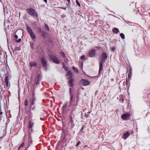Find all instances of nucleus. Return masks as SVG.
<instances>
[{
	"instance_id": "f257e3e1",
	"label": "nucleus",
	"mask_w": 150,
	"mask_h": 150,
	"mask_svg": "<svg viewBox=\"0 0 150 150\" xmlns=\"http://www.w3.org/2000/svg\"><path fill=\"white\" fill-rule=\"evenodd\" d=\"M28 32L30 34V36L32 40H34L36 38V35L33 32L32 29L28 25L26 26Z\"/></svg>"
},
{
	"instance_id": "f03ea898",
	"label": "nucleus",
	"mask_w": 150,
	"mask_h": 150,
	"mask_svg": "<svg viewBox=\"0 0 150 150\" xmlns=\"http://www.w3.org/2000/svg\"><path fill=\"white\" fill-rule=\"evenodd\" d=\"M26 11L31 16L37 17L38 15L35 10L32 8H29L26 10Z\"/></svg>"
},
{
	"instance_id": "7ed1b4c3",
	"label": "nucleus",
	"mask_w": 150,
	"mask_h": 150,
	"mask_svg": "<svg viewBox=\"0 0 150 150\" xmlns=\"http://www.w3.org/2000/svg\"><path fill=\"white\" fill-rule=\"evenodd\" d=\"M49 57L50 59L54 63L57 64H59L60 62L59 60L54 55L52 54H49Z\"/></svg>"
},
{
	"instance_id": "20e7f679",
	"label": "nucleus",
	"mask_w": 150,
	"mask_h": 150,
	"mask_svg": "<svg viewBox=\"0 0 150 150\" xmlns=\"http://www.w3.org/2000/svg\"><path fill=\"white\" fill-rule=\"evenodd\" d=\"M37 100V99L35 96L34 93H33V96L29 100L30 105H34Z\"/></svg>"
},
{
	"instance_id": "39448f33",
	"label": "nucleus",
	"mask_w": 150,
	"mask_h": 150,
	"mask_svg": "<svg viewBox=\"0 0 150 150\" xmlns=\"http://www.w3.org/2000/svg\"><path fill=\"white\" fill-rule=\"evenodd\" d=\"M67 105V103L64 104L62 107V115H65L68 112V109L66 108Z\"/></svg>"
},
{
	"instance_id": "423d86ee",
	"label": "nucleus",
	"mask_w": 150,
	"mask_h": 150,
	"mask_svg": "<svg viewBox=\"0 0 150 150\" xmlns=\"http://www.w3.org/2000/svg\"><path fill=\"white\" fill-rule=\"evenodd\" d=\"M34 122L30 120L28 122V131L29 132H32L33 131L32 127L34 125Z\"/></svg>"
},
{
	"instance_id": "0eeeda50",
	"label": "nucleus",
	"mask_w": 150,
	"mask_h": 150,
	"mask_svg": "<svg viewBox=\"0 0 150 150\" xmlns=\"http://www.w3.org/2000/svg\"><path fill=\"white\" fill-rule=\"evenodd\" d=\"M101 61L102 62H104L107 58V56L105 52L103 53L100 56Z\"/></svg>"
},
{
	"instance_id": "6e6552de",
	"label": "nucleus",
	"mask_w": 150,
	"mask_h": 150,
	"mask_svg": "<svg viewBox=\"0 0 150 150\" xmlns=\"http://www.w3.org/2000/svg\"><path fill=\"white\" fill-rule=\"evenodd\" d=\"M81 84L83 86H88L90 84V82L89 81L85 79H82L81 81Z\"/></svg>"
},
{
	"instance_id": "1a4fd4ad",
	"label": "nucleus",
	"mask_w": 150,
	"mask_h": 150,
	"mask_svg": "<svg viewBox=\"0 0 150 150\" xmlns=\"http://www.w3.org/2000/svg\"><path fill=\"white\" fill-rule=\"evenodd\" d=\"M75 111L73 110L69 113V120H73V119L74 118L75 115H74Z\"/></svg>"
},
{
	"instance_id": "9d476101",
	"label": "nucleus",
	"mask_w": 150,
	"mask_h": 150,
	"mask_svg": "<svg viewBox=\"0 0 150 150\" xmlns=\"http://www.w3.org/2000/svg\"><path fill=\"white\" fill-rule=\"evenodd\" d=\"M95 49H92L89 51L88 55L89 57H92L95 56Z\"/></svg>"
},
{
	"instance_id": "9b49d317",
	"label": "nucleus",
	"mask_w": 150,
	"mask_h": 150,
	"mask_svg": "<svg viewBox=\"0 0 150 150\" xmlns=\"http://www.w3.org/2000/svg\"><path fill=\"white\" fill-rule=\"evenodd\" d=\"M130 116V115L129 113H125L122 115L121 118L123 120H125L128 119V117H129Z\"/></svg>"
},
{
	"instance_id": "f8f14e48",
	"label": "nucleus",
	"mask_w": 150,
	"mask_h": 150,
	"mask_svg": "<svg viewBox=\"0 0 150 150\" xmlns=\"http://www.w3.org/2000/svg\"><path fill=\"white\" fill-rule=\"evenodd\" d=\"M11 77L10 76H6L5 78V81L6 83V86L8 87L10 86V83L8 81V80L10 79Z\"/></svg>"
},
{
	"instance_id": "ddd939ff",
	"label": "nucleus",
	"mask_w": 150,
	"mask_h": 150,
	"mask_svg": "<svg viewBox=\"0 0 150 150\" xmlns=\"http://www.w3.org/2000/svg\"><path fill=\"white\" fill-rule=\"evenodd\" d=\"M26 113V117L28 118V119H30L31 117H32V112L30 111V110H27V109L26 111H25Z\"/></svg>"
},
{
	"instance_id": "4468645a",
	"label": "nucleus",
	"mask_w": 150,
	"mask_h": 150,
	"mask_svg": "<svg viewBox=\"0 0 150 150\" xmlns=\"http://www.w3.org/2000/svg\"><path fill=\"white\" fill-rule=\"evenodd\" d=\"M70 93L71 96L70 97V101L69 103V107L71 106V104L72 103L73 98V95L71 93V88H69Z\"/></svg>"
},
{
	"instance_id": "2eb2a0df",
	"label": "nucleus",
	"mask_w": 150,
	"mask_h": 150,
	"mask_svg": "<svg viewBox=\"0 0 150 150\" xmlns=\"http://www.w3.org/2000/svg\"><path fill=\"white\" fill-rule=\"evenodd\" d=\"M41 61L42 66L44 67H46L47 65V63L44 57L41 58Z\"/></svg>"
},
{
	"instance_id": "dca6fc26",
	"label": "nucleus",
	"mask_w": 150,
	"mask_h": 150,
	"mask_svg": "<svg viewBox=\"0 0 150 150\" xmlns=\"http://www.w3.org/2000/svg\"><path fill=\"white\" fill-rule=\"evenodd\" d=\"M132 75V69L131 67H130L129 69V73L128 74V79H129V80H130L131 79V76Z\"/></svg>"
},
{
	"instance_id": "f3484780",
	"label": "nucleus",
	"mask_w": 150,
	"mask_h": 150,
	"mask_svg": "<svg viewBox=\"0 0 150 150\" xmlns=\"http://www.w3.org/2000/svg\"><path fill=\"white\" fill-rule=\"evenodd\" d=\"M129 132H127L125 133L123 135V139L125 140L126 139L129 137Z\"/></svg>"
},
{
	"instance_id": "a211bd4d",
	"label": "nucleus",
	"mask_w": 150,
	"mask_h": 150,
	"mask_svg": "<svg viewBox=\"0 0 150 150\" xmlns=\"http://www.w3.org/2000/svg\"><path fill=\"white\" fill-rule=\"evenodd\" d=\"M28 104V102L27 99H26L24 101V105H25V110L26 111L28 108L27 106Z\"/></svg>"
},
{
	"instance_id": "6ab92c4d",
	"label": "nucleus",
	"mask_w": 150,
	"mask_h": 150,
	"mask_svg": "<svg viewBox=\"0 0 150 150\" xmlns=\"http://www.w3.org/2000/svg\"><path fill=\"white\" fill-rule=\"evenodd\" d=\"M74 80L73 79H71L69 81V85L70 86L72 87L73 86Z\"/></svg>"
},
{
	"instance_id": "aec40b11",
	"label": "nucleus",
	"mask_w": 150,
	"mask_h": 150,
	"mask_svg": "<svg viewBox=\"0 0 150 150\" xmlns=\"http://www.w3.org/2000/svg\"><path fill=\"white\" fill-rule=\"evenodd\" d=\"M29 64L30 67H34L37 66V63L35 62H30Z\"/></svg>"
},
{
	"instance_id": "412c9836",
	"label": "nucleus",
	"mask_w": 150,
	"mask_h": 150,
	"mask_svg": "<svg viewBox=\"0 0 150 150\" xmlns=\"http://www.w3.org/2000/svg\"><path fill=\"white\" fill-rule=\"evenodd\" d=\"M112 31L113 33L115 34H117L119 32L118 29L116 28H113L112 30Z\"/></svg>"
},
{
	"instance_id": "4be33fe9",
	"label": "nucleus",
	"mask_w": 150,
	"mask_h": 150,
	"mask_svg": "<svg viewBox=\"0 0 150 150\" xmlns=\"http://www.w3.org/2000/svg\"><path fill=\"white\" fill-rule=\"evenodd\" d=\"M67 76H69V77L68 78V79H71L72 77V74L71 72L70 71H69L67 73Z\"/></svg>"
},
{
	"instance_id": "5701e85b",
	"label": "nucleus",
	"mask_w": 150,
	"mask_h": 150,
	"mask_svg": "<svg viewBox=\"0 0 150 150\" xmlns=\"http://www.w3.org/2000/svg\"><path fill=\"white\" fill-rule=\"evenodd\" d=\"M103 67V62H101L99 64V73H100L102 70Z\"/></svg>"
},
{
	"instance_id": "b1692460",
	"label": "nucleus",
	"mask_w": 150,
	"mask_h": 150,
	"mask_svg": "<svg viewBox=\"0 0 150 150\" xmlns=\"http://www.w3.org/2000/svg\"><path fill=\"white\" fill-rule=\"evenodd\" d=\"M32 139L31 138V137H29L28 139V146L27 148H28L30 146V144H32Z\"/></svg>"
},
{
	"instance_id": "393cba45",
	"label": "nucleus",
	"mask_w": 150,
	"mask_h": 150,
	"mask_svg": "<svg viewBox=\"0 0 150 150\" xmlns=\"http://www.w3.org/2000/svg\"><path fill=\"white\" fill-rule=\"evenodd\" d=\"M85 127H86V126L84 125H83L82 126V127H81L80 129V131L79 133L80 134H81L83 132V130L84 128Z\"/></svg>"
},
{
	"instance_id": "a878e982",
	"label": "nucleus",
	"mask_w": 150,
	"mask_h": 150,
	"mask_svg": "<svg viewBox=\"0 0 150 150\" xmlns=\"http://www.w3.org/2000/svg\"><path fill=\"white\" fill-rule=\"evenodd\" d=\"M42 34L43 38L45 39L46 38V35L48 34V33L44 31H42Z\"/></svg>"
},
{
	"instance_id": "bb28decb",
	"label": "nucleus",
	"mask_w": 150,
	"mask_h": 150,
	"mask_svg": "<svg viewBox=\"0 0 150 150\" xmlns=\"http://www.w3.org/2000/svg\"><path fill=\"white\" fill-rule=\"evenodd\" d=\"M69 122L71 123V128H73L75 125L73 122V120H69Z\"/></svg>"
},
{
	"instance_id": "cd10ccee",
	"label": "nucleus",
	"mask_w": 150,
	"mask_h": 150,
	"mask_svg": "<svg viewBox=\"0 0 150 150\" xmlns=\"http://www.w3.org/2000/svg\"><path fill=\"white\" fill-rule=\"evenodd\" d=\"M25 145L24 140H23V142L20 145L18 148V150H19L20 148L23 147Z\"/></svg>"
},
{
	"instance_id": "c85d7f7f",
	"label": "nucleus",
	"mask_w": 150,
	"mask_h": 150,
	"mask_svg": "<svg viewBox=\"0 0 150 150\" xmlns=\"http://www.w3.org/2000/svg\"><path fill=\"white\" fill-rule=\"evenodd\" d=\"M129 79H127V78L126 79V86L127 87H129Z\"/></svg>"
},
{
	"instance_id": "c756f323",
	"label": "nucleus",
	"mask_w": 150,
	"mask_h": 150,
	"mask_svg": "<svg viewBox=\"0 0 150 150\" xmlns=\"http://www.w3.org/2000/svg\"><path fill=\"white\" fill-rule=\"evenodd\" d=\"M30 105V108L32 110H35V107L34 105Z\"/></svg>"
},
{
	"instance_id": "7c9ffc66",
	"label": "nucleus",
	"mask_w": 150,
	"mask_h": 150,
	"mask_svg": "<svg viewBox=\"0 0 150 150\" xmlns=\"http://www.w3.org/2000/svg\"><path fill=\"white\" fill-rule=\"evenodd\" d=\"M45 28L47 29V30L49 31V27L48 25L46 24H45Z\"/></svg>"
},
{
	"instance_id": "2f4dec72",
	"label": "nucleus",
	"mask_w": 150,
	"mask_h": 150,
	"mask_svg": "<svg viewBox=\"0 0 150 150\" xmlns=\"http://www.w3.org/2000/svg\"><path fill=\"white\" fill-rule=\"evenodd\" d=\"M120 36L122 39H124L125 38V36L123 33H121L120 34Z\"/></svg>"
},
{
	"instance_id": "473e14b6",
	"label": "nucleus",
	"mask_w": 150,
	"mask_h": 150,
	"mask_svg": "<svg viewBox=\"0 0 150 150\" xmlns=\"http://www.w3.org/2000/svg\"><path fill=\"white\" fill-rule=\"evenodd\" d=\"M72 69L76 73H78V70L75 67H73Z\"/></svg>"
},
{
	"instance_id": "72a5a7b5",
	"label": "nucleus",
	"mask_w": 150,
	"mask_h": 150,
	"mask_svg": "<svg viewBox=\"0 0 150 150\" xmlns=\"http://www.w3.org/2000/svg\"><path fill=\"white\" fill-rule=\"evenodd\" d=\"M85 58H86V57L84 55H82L81 57V58H80L81 59V60H83V59H85Z\"/></svg>"
},
{
	"instance_id": "f704fd0d",
	"label": "nucleus",
	"mask_w": 150,
	"mask_h": 150,
	"mask_svg": "<svg viewBox=\"0 0 150 150\" xmlns=\"http://www.w3.org/2000/svg\"><path fill=\"white\" fill-rule=\"evenodd\" d=\"M60 53L63 57H65V54L63 52H61Z\"/></svg>"
},
{
	"instance_id": "c9c22d12",
	"label": "nucleus",
	"mask_w": 150,
	"mask_h": 150,
	"mask_svg": "<svg viewBox=\"0 0 150 150\" xmlns=\"http://www.w3.org/2000/svg\"><path fill=\"white\" fill-rule=\"evenodd\" d=\"M76 3L79 6H80V3L77 0H76Z\"/></svg>"
},
{
	"instance_id": "e433bc0d",
	"label": "nucleus",
	"mask_w": 150,
	"mask_h": 150,
	"mask_svg": "<svg viewBox=\"0 0 150 150\" xmlns=\"http://www.w3.org/2000/svg\"><path fill=\"white\" fill-rule=\"evenodd\" d=\"M37 30H38L39 32H40V33L42 32V31H41V28H37Z\"/></svg>"
},
{
	"instance_id": "4c0bfd02",
	"label": "nucleus",
	"mask_w": 150,
	"mask_h": 150,
	"mask_svg": "<svg viewBox=\"0 0 150 150\" xmlns=\"http://www.w3.org/2000/svg\"><path fill=\"white\" fill-rule=\"evenodd\" d=\"M81 144V142L80 141L78 142L77 143V144H76V146H78L79 145V144Z\"/></svg>"
},
{
	"instance_id": "58836bf2",
	"label": "nucleus",
	"mask_w": 150,
	"mask_h": 150,
	"mask_svg": "<svg viewBox=\"0 0 150 150\" xmlns=\"http://www.w3.org/2000/svg\"><path fill=\"white\" fill-rule=\"evenodd\" d=\"M115 47H113L111 49V50L112 51H114L115 50Z\"/></svg>"
},
{
	"instance_id": "ea45409f",
	"label": "nucleus",
	"mask_w": 150,
	"mask_h": 150,
	"mask_svg": "<svg viewBox=\"0 0 150 150\" xmlns=\"http://www.w3.org/2000/svg\"><path fill=\"white\" fill-rule=\"evenodd\" d=\"M59 8H61V9L65 10H66V7L64 8V7H60Z\"/></svg>"
},
{
	"instance_id": "a19ab883",
	"label": "nucleus",
	"mask_w": 150,
	"mask_h": 150,
	"mask_svg": "<svg viewBox=\"0 0 150 150\" xmlns=\"http://www.w3.org/2000/svg\"><path fill=\"white\" fill-rule=\"evenodd\" d=\"M85 116L86 117H89V115L88 114H87L85 113Z\"/></svg>"
},
{
	"instance_id": "79ce46f5",
	"label": "nucleus",
	"mask_w": 150,
	"mask_h": 150,
	"mask_svg": "<svg viewBox=\"0 0 150 150\" xmlns=\"http://www.w3.org/2000/svg\"><path fill=\"white\" fill-rule=\"evenodd\" d=\"M21 40V38L19 39L18 40L16 41V42H19Z\"/></svg>"
},
{
	"instance_id": "37998d69",
	"label": "nucleus",
	"mask_w": 150,
	"mask_h": 150,
	"mask_svg": "<svg viewBox=\"0 0 150 150\" xmlns=\"http://www.w3.org/2000/svg\"><path fill=\"white\" fill-rule=\"evenodd\" d=\"M14 37L16 39H17L18 38V36L16 34L14 35Z\"/></svg>"
},
{
	"instance_id": "c03bdc74",
	"label": "nucleus",
	"mask_w": 150,
	"mask_h": 150,
	"mask_svg": "<svg viewBox=\"0 0 150 150\" xmlns=\"http://www.w3.org/2000/svg\"><path fill=\"white\" fill-rule=\"evenodd\" d=\"M81 68L82 69L83 66V63H81Z\"/></svg>"
},
{
	"instance_id": "a18cd8bd",
	"label": "nucleus",
	"mask_w": 150,
	"mask_h": 150,
	"mask_svg": "<svg viewBox=\"0 0 150 150\" xmlns=\"http://www.w3.org/2000/svg\"><path fill=\"white\" fill-rule=\"evenodd\" d=\"M67 0V1H68V3H69H69H70V0Z\"/></svg>"
},
{
	"instance_id": "49530a36",
	"label": "nucleus",
	"mask_w": 150,
	"mask_h": 150,
	"mask_svg": "<svg viewBox=\"0 0 150 150\" xmlns=\"http://www.w3.org/2000/svg\"><path fill=\"white\" fill-rule=\"evenodd\" d=\"M91 111H88L87 112V113L88 114H90V113H91Z\"/></svg>"
},
{
	"instance_id": "de8ad7c7",
	"label": "nucleus",
	"mask_w": 150,
	"mask_h": 150,
	"mask_svg": "<svg viewBox=\"0 0 150 150\" xmlns=\"http://www.w3.org/2000/svg\"><path fill=\"white\" fill-rule=\"evenodd\" d=\"M45 2V3H47V0H43Z\"/></svg>"
},
{
	"instance_id": "09e8293b",
	"label": "nucleus",
	"mask_w": 150,
	"mask_h": 150,
	"mask_svg": "<svg viewBox=\"0 0 150 150\" xmlns=\"http://www.w3.org/2000/svg\"><path fill=\"white\" fill-rule=\"evenodd\" d=\"M38 83V81H37V83H36V84H37Z\"/></svg>"
},
{
	"instance_id": "8fccbe9b",
	"label": "nucleus",
	"mask_w": 150,
	"mask_h": 150,
	"mask_svg": "<svg viewBox=\"0 0 150 150\" xmlns=\"http://www.w3.org/2000/svg\"><path fill=\"white\" fill-rule=\"evenodd\" d=\"M39 75H38V78H39Z\"/></svg>"
}]
</instances>
